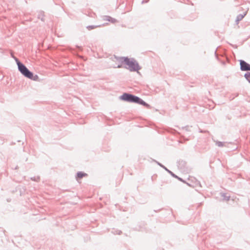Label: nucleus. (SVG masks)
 Here are the masks:
<instances>
[{"instance_id": "f257e3e1", "label": "nucleus", "mask_w": 250, "mask_h": 250, "mask_svg": "<svg viewBox=\"0 0 250 250\" xmlns=\"http://www.w3.org/2000/svg\"><path fill=\"white\" fill-rule=\"evenodd\" d=\"M114 57L117 61L127 65V66H125L124 68L131 72L138 71L141 69L139 63L134 58H129L128 57H118L115 55Z\"/></svg>"}, {"instance_id": "f03ea898", "label": "nucleus", "mask_w": 250, "mask_h": 250, "mask_svg": "<svg viewBox=\"0 0 250 250\" xmlns=\"http://www.w3.org/2000/svg\"><path fill=\"white\" fill-rule=\"evenodd\" d=\"M119 99L122 101L128 103H135L142 105L147 109L151 108V105L145 102L142 99L129 93H124L119 97Z\"/></svg>"}, {"instance_id": "7ed1b4c3", "label": "nucleus", "mask_w": 250, "mask_h": 250, "mask_svg": "<svg viewBox=\"0 0 250 250\" xmlns=\"http://www.w3.org/2000/svg\"><path fill=\"white\" fill-rule=\"evenodd\" d=\"M18 70L25 77L33 81H39V76L36 74H34L32 71L29 70L24 64L20 65V67L18 68Z\"/></svg>"}, {"instance_id": "20e7f679", "label": "nucleus", "mask_w": 250, "mask_h": 250, "mask_svg": "<svg viewBox=\"0 0 250 250\" xmlns=\"http://www.w3.org/2000/svg\"><path fill=\"white\" fill-rule=\"evenodd\" d=\"M240 69L242 71H250V64L243 60H239Z\"/></svg>"}, {"instance_id": "39448f33", "label": "nucleus", "mask_w": 250, "mask_h": 250, "mask_svg": "<svg viewBox=\"0 0 250 250\" xmlns=\"http://www.w3.org/2000/svg\"><path fill=\"white\" fill-rule=\"evenodd\" d=\"M156 163L160 167H161L162 168H163V169H164L166 171H167L169 174H170V175L173 177V176H175V174L173 172H172L171 170H169L167 167H166L165 166H164L163 164H162L161 163H160V162L156 161V160H154Z\"/></svg>"}, {"instance_id": "423d86ee", "label": "nucleus", "mask_w": 250, "mask_h": 250, "mask_svg": "<svg viewBox=\"0 0 250 250\" xmlns=\"http://www.w3.org/2000/svg\"><path fill=\"white\" fill-rule=\"evenodd\" d=\"M87 175V174L84 172L78 171L76 173V175L75 176V178H76V180L78 181L79 180H81L83 177H84Z\"/></svg>"}, {"instance_id": "0eeeda50", "label": "nucleus", "mask_w": 250, "mask_h": 250, "mask_svg": "<svg viewBox=\"0 0 250 250\" xmlns=\"http://www.w3.org/2000/svg\"><path fill=\"white\" fill-rule=\"evenodd\" d=\"M247 11L245 12L243 14H239L237 16L236 19L235 20V22L236 24H238L239 21H241L247 15Z\"/></svg>"}, {"instance_id": "6e6552de", "label": "nucleus", "mask_w": 250, "mask_h": 250, "mask_svg": "<svg viewBox=\"0 0 250 250\" xmlns=\"http://www.w3.org/2000/svg\"><path fill=\"white\" fill-rule=\"evenodd\" d=\"M104 20L107 21H109L112 23H115L116 22H117V20L113 18H112L111 17L109 16H104Z\"/></svg>"}, {"instance_id": "1a4fd4ad", "label": "nucleus", "mask_w": 250, "mask_h": 250, "mask_svg": "<svg viewBox=\"0 0 250 250\" xmlns=\"http://www.w3.org/2000/svg\"><path fill=\"white\" fill-rule=\"evenodd\" d=\"M44 12L43 11H40L38 13V18L40 19L42 21H44Z\"/></svg>"}, {"instance_id": "9d476101", "label": "nucleus", "mask_w": 250, "mask_h": 250, "mask_svg": "<svg viewBox=\"0 0 250 250\" xmlns=\"http://www.w3.org/2000/svg\"><path fill=\"white\" fill-rule=\"evenodd\" d=\"M101 25H88L86 26V28L88 30H93L97 27H101Z\"/></svg>"}, {"instance_id": "9b49d317", "label": "nucleus", "mask_w": 250, "mask_h": 250, "mask_svg": "<svg viewBox=\"0 0 250 250\" xmlns=\"http://www.w3.org/2000/svg\"><path fill=\"white\" fill-rule=\"evenodd\" d=\"M244 77L250 83V72H247L244 74Z\"/></svg>"}, {"instance_id": "f8f14e48", "label": "nucleus", "mask_w": 250, "mask_h": 250, "mask_svg": "<svg viewBox=\"0 0 250 250\" xmlns=\"http://www.w3.org/2000/svg\"><path fill=\"white\" fill-rule=\"evenodd\" d=\"M222 194V197H223V199L225 201H229L230 199V196H228L227 194L226 193H221Z\"/></svg>"}, {"instance_id": "ddd939ff", "label": "nucleus", "mask_w": 250, "mask_h": 250, "mask_svg": "<svg viewBox=\"0 0 250 250\" xmlns=\"http://www.w3.org/2000/svg\"><path fill=\"white\" fill-rule=\"evenodd\" d=\"M15 61L16 62V63L18 65V68L20 67V65L21 64L22 65L23 63H22L17 58H15Z\"/></svg>"}, {"instance_id": "4468645a", "label": "nucleus", "mask_w": 250, "mask_h": 250, "mask_svg": "<svg viewBox=\"0 0 250 250\" xmlns=\"http://www.w3.org/2000/svg\"><path fill=\"white\" fill-rule=\"evenodd\" d=\"M173 177L176 178V179H177L178 180H179L180 181L184 183H186V181L185 180H184V179H183L182 178L178 176L177 175H176L175 174V176H173Z\"/></svg>"}, {"instance_id": "2eb2a0df", "label": "nucleus", "mask_w": 250, "mask_h": 250, "mask_svg": "<svg viewBox=\"0 0 250 250\" xmlns=\"http://www.w3.org/2000/svg\"><path fill=\"white\" fill-rule=\"evenodd\" d=\"M224 144V143L223 142H220V141H216V145L219 147L223 146Z\"/></svg>"}, {"instance_id": "dca6fc26", "label": "nucleus", "mask_w": 250, "mask_h": 250, "mask_svg": "<svg viewBox=\"0 0 250 250\" xmlns=\"http://www.w3.org/2000/svg\"><path fill=\"white\" fill-rule=\"evenodd\" d=\"M30 179L31 180H32L33 181L38 182L40 180V177L39 176H37V177L34 176V177H31Z\"/></svg>"}, {"instance_id": "f3484780", "label": "nucleus", "mask_w": 250, "mask_h": 250, "mask_svg": "<svg viewBox=\"0 0 250 250\" xmlns=\"http://www.w3.org/2000/svg\"><path fill=\"white\" fill-rule=\"evenodd\" d=\"M112 232L114 234H119V235H120L121 234H122V231L121 230H114V231H112Z\"/></svg>"}, {"instance_id": "a211bd4d", "label": "nucleus", "mask_w": 250, "mask_h": 250, "mask_svg": "<svg viewBox=\"0 0 250 250\" xmlns=\"http://www.w3.org/2000/svg\"><path fill=\"white\" fill-rule=\"evenodd\" d=\"M207 131H203L201 129H200V132H201V133H204V132H207Z\"/></svg>"}, {"instance_id": "6ab92c4d", "label": "nucleus", "mask_w": 250, "mask_h": 250, "mask_svg": "<svg viewBox=\"0 0 250 250\" xmlns=\"http://www.w3.org/2000/svg\"><path fill=\"white\" fill-rule=\"evenodd\" d=\"M122 67V65L121 64H119L117 68H121Z\"/></svg>"}, {"instance_id": "aec40b11", "label": "nucleus", "mask_w": 250, "mask_h": 250, "mask_svg": "<svg viewBox=\"0 0 250 250\" xmlns=\"http://www.w3.org/2000/svg\"><path fill=\"white\" fill-rule=\"evenodd\" d=\"M11 57L15 60V58H16L15 56H14L13 55H11Z\"/></svg>"}, {"instance_id": "412c9836", "label": "nucleus", "mask_w": 250, "mask_h": 250, "mask_svg": "<svg viewBox=\"0 0 250 250\" xmlns=\"http://www.w3.org/2000/svg\"><path fill=\"white\" fill-rule=\"evenodd\" d=\"M185 184H187L188 186H190V185L187 182H186Z\"/></svg>"}, {"instance_id": "4be33fe9", "label": "nucleus", "mask_w": 250, "mask_h": 250, "mask_svg": "<svg viewBox=\"0 0 250 250\" xmlns=\"http://www.w3.org/2000/svg\"><path fill=\"white\" fill-rule=\"evenodd\" d=\"M215 55H216V51L215 52ZM216 58L217 59H218V57H217V56H216Z\"/></svg>"}, {"instance_id": "5701e85b", "label": "nucleus", "mask_w": 250, "mask_h": 250, "mask_svg": "<svg viewBox=\"0 0 250 250\" xmlns=\"http://www.w3.org/2000/svg\"><path fill=\"white\" fill-rule=\"evenodd\" d=\"M18 168V166H16L15 168V169H17Z\"/></svg>"}, {"instance_id": "b1692460", "label": "nucleus", "mask_w": 250, "mask_h": 250, "mask_svg": "<svg viewBox=\"0 0 250 250\" xmlns=\"http://www.w3.org/2000/svg\"><path fill=\"white\" fill-rule=\"evenodd\" d=\"M144 2H145V1L144 0L142 1V3H144Z\"/></svg>"}, {"instance_id": "393cba45", "label": "nucleus", "mask_w": 250, "mask_h": 250, "mask_svg": "<svg viewBox=\"0 0 250 250\" xmlns=\"http://www.w3.org/2000/svg\"><path fill=\"white\" fill-rule=\"evenodd\" d=\"M77 47H78V48H80V47L79 46H77Z\"/></svg>"}]
</instances>
